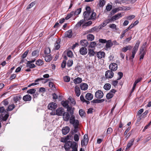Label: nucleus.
Wrapping results in <instances>:
<instances>
[{
    "mask_svg": "<svg viewBox=\"0 0 151 151\" xmlns=\"http://www.w3.org/2000/svg\"><path fill=\"white\" fill-rule=\"evenodd\" d=\"M76 143L75 142L67 141L64 145V148L66 151H69L70 148L72 149V151H77Z\"/></svg>",
    "mask_w": 151,
    "mask_h": 151,
    "instance_id": "1",
    "label": "nucleus"
},
{
    "mask_svg": "<svg viewBox=\"0 0 151 151\" xmlns=\"http://www.w3.org/2000/svg\"><path fill=\"white\" fill-rule=\"evenodd\" d=\"M67 111L69 112L70 115V122L76 121V119L75 116L73 115L74 108H72L71 106H68V107L67 108Z\"/></svg>",
    "mask_w": 151,
    "mask_h": 151,
    "instance_id": "2",
    "label": "nucleus"
},
{
    "mask_svg": "<svg viewBox=\"0 0 151 151\" xmlns=\"http://www.w3.org/2000/svg\"><path fill=\"white\" fill-rule=\"evenodd\" d=\"M70 123L72 124L73 126L74 129V132L75 133H76L78 132V129L79 125V122L78 120H76V121L70 122Z\"/></svg>",
    "mask_w": 151,
    "mask_h": 151,
    "instance_id": "3",
    "label": "nucleus"
},
{
    "mask_svg": "<svg viewBox=\"0 0 151 151\" xmlns=\"http://www.w3.org/2000/svg\"><path fill=\"white\" fill-rule=\"evenodd\" d=\"M114 75L113 71L111 70H108L105 72V76L106 78H111L113 77Z\"/></svg>",
    "mask_w": 151,
    "mask_h": 151,
    "instance_id": "4",
    "label": "nucleus"
},
{
    "mask_svg": "<svg viewBox=\"0 0 151 151\" xmlns=\"http://www.w3.org/2000/svg\"><path fill=\"white\" fill-rule=\"evenodd\" d=\"M95 97L98 99L102 98L104 96L103 92L100 90H98L95 93Z\"/></svg>",
    "mask_w": 151,
    "mask_h": 151,
    "instance_id": "5",
    "label": "nucleus"
},
{
    "mask_svg": "<svg viewBox=\"0 0 151 151\" xmlns=\"http://www.w3.org/2000/svg\"><path fill=\"white\" fill-rule=\"evenodd\" d=\"M64 112L65 110L62 107L59 108L56 110L55 114L58 116H61Z\"/></svg>",
    "mask_w": 151,
    "mask_h": 151,
    "instance_id": "6",
    "label": "nucleus"
},
{
    "mask_svg": "<svg viewBox=\"0 0 151 151\" xmlns=\"http://www.w3.org/2000/svg\"><path fill=\"white\" fill-rule=\"evenodd\" d=\"M91 12H84L83 14L85 20H91Z\"/></svg>",
    "mask_w": 151,
    "mask_h": 151,
    "instance_id": "7",
    "label": "nucleus"
},
{
    "mask_svg": "<svg viewBox=\"0 0 151 151\" xmlns=\"http://www.w3.org/2000/svg\"><path fill=\"white\" fill-rule=\"evenodd\" d=\"M63 120L66 122H68L70 120V115L69 113L67 112H65L63 115Z\"/></svg>",
    "mask_w": 151,
    "mask_h": 151,
    "instance_id": "8",
    "label": "nucleus"
},
{
    "mask_svg": "<svg viewBox=\"0 0 151 151\" xmlns=\"http://www.w3.org/2000/svg\"><path fill=\"white\" fill-rule=\"evenodd\" d=\"M109 68L112 71H115L117 69V65L115 63H112L110 64L109 66Z\"/></svg>",
    "mask_w": 151,
    "mask_h": 151,
    "instance_id": "9",
    "label": "nucleus"
},
{
    "mask_svg": "<svg viewBox=\"0 0 151 151\" xmlns=\"http://www.w3.org/2000/svg\"><path fill=\"white\" fill-rule=\"evenodd\" d=\"M122 17L121 14L120 13H119L112 17L110 19H109L108 20H109L110 21V22H111L112 21H114L115 20L118 19Z\"/></svg>",
    "mask_w": 151,
    "mask_h": 151,
    "instance_id": "10",
    "label": "nucleus"
},
{
    "mask_svg": "<svg viewBox=\"0 0 151 151\" xmlns=\"http://www.w3.org/2000/svg\"><path fill=\"white\" fill-rule=\"evenodd\" d=\"M106 44L105 46L106 50H108L109 49H110L111 48L112 46L113 43L112 42L111 40H109L107 41L106 43Z\"/></svg>",
    "mask_w": 151,
    "mask_h": 151,
    "instance_id": "11",
    "label": "nucleus"
},
{
    "mask_svg": "<svg viewBox=\"0 0 151 151\" xmlns=\"http://www.w3.org/2000/svg\"><path fill=\"white\" fill-rule=\"evenodd\" d=\"M47 107L49 109L52 110L57 108V105L55 103L52 102L49 104Z\"/></svg>",
    "mask_w": 151,
    "mask_h": 151,
    "instance_id": "12",
    "label": "nucleus"
},
{
    "mask_svg": "<svg viewBox=\"0 0 151 151\" xmlns=\"http://www.w3.org/2000/svg\"><path fill=\"white\" fill-rule=\"evenodd\" d=\"M87 49L85 47L81 48L79 50V52L82 55H85L87 53Z\"/></svg>",
    "mask_w": 151,
    "mask_h": 151,
    "instance_id": "13",
    "label": "nucleus"
},
{
    "mask_svg": "<svg viewBox=\"0 0 151 151\" xmlns=\"http://www.w3.org/2000/svg\"><path fill=\"white\" fill-rule=\"evenodd\" d=\"M110 22V20H108V19H106L104 22L103 23H101L98 27V28L99 29H101L103 27H104L106 25L108 24Z\"/></svg>",
    "mask_w": 151,
    "mask_h": 151,
    "instance_id": "14",
    "label": "nucleus"
},
{
    "mask_svg": "<svg viewBox=\"0 0 151 151\" xmlns=\"http://www.w3.org/2000/svg\"><path fill=\"white\" fill-rule=\"evenodd\" d=\"M62 131L63 134L66 135L70 131V128L68 126L63 127L62 129Z\"/></svg>",
    "mask_w": 151,
    "mask_h": 151,
    "instance_id": "15",
    "label": "nucleus"
},
{
    "mask_svg": "<svg viewBox=\"0 0 151 151\" xmlns=\"http://www.w3.org/2000/svg\"><path fill=\"white\" fill-rule=\"evenodd\" d=\"M105 53L103 51H99L97 53V57L100 59L104 58L105 56Z\"/></svg>",
    "mask_w": 151,
    "mask_h": 151,
    "instance_id": "16",
    "label": "nucleus"
},
{
    "mask_svg": "<svg viewBox=\"0 0 151 151\" xmlns=\"http://www.w3.org/2000/svg\"><path fill=\"white\" fill-rule=\"evenodd\" d=\"M134 140V139L132 138L129 140L127 145L126 149L129 148L133 145Z\"/></svg>",
    "mask_w": 151,
    "mask_h": 151,
    "instance_id": "17",
    "label": "nucleus"
},
{
    "mask_svg": "<svg viewBox=\"0 0 151 151\" xmlns=\"http://www.w3.org/2000/svg\"><path fill=\"white\" fill-rule=\"evenodd\" d=\"M132 46L130 45H128L126 46L125 47L122 48V51L125 52H126L128 50H131L132 49Z\"/></svg>",
    "mask_w": 151,
    "mask_h": 151,
    "instance_id": "18",
    "label": "nucleus"
},
{
    "mask_svg": "<svg viewBox=\"0 0 151 151\" xmlns=\"http://www.w3.org/2000/svg\"><path fill=\"white\" fill-rule=\"evenodd\" d=\"M31 96L29 94L24 96L23 97V100L26 101H30L31 100Z\"/></svg>",
    "mask_w": 151,
    "mask_h": 151,
    "instance_id": "19",
    "label": "nucleus"
},
{
    "mask_svg": "<svg viewBox=\"0 0 151 151\" xmlns=\"http://www.w3.org/2000/svg\"><path fill=\"white\" fill-rule=\"evenodd\" d=\"M72 35V30L71 29L69 30L65 33V37H68L69 38H71Z\"/></svg>",
    "mask_w": 151,
    "mask_h": 151,
    "instance_id": "20",
    "label": "nucleus"
},
{
    "mask_svg": "<svg viewBox=\"0 0 151 151\" xmlns=\"http://www.w3.org/2000/svg\"><path fill=\"white\" fill-rule=\"evenodd\" d=\"M138 49L137 48H135L134 47H133L132 49V55L131 56L130 58V59H133L134 58L135 54L137 52Z\"/></svg>",
    "mask_w": 151,
    "mask_h": 151,
    "instance_id": "21",
    "label": "nucleus"
},
{
    "mask_svg": "<svg viewBox=\"0 0 151 151\" xmlns=\"http://www.w3.org/2000/svg\"><path fill=\"white\" fill-rule=\"evenodd\" d=\"M81 89L83 90H86L88 88V85L86 83H82L80 86Z\"/></svg>",
    "mask_w": 151,
    "mask_h": 151,
    "instance_id": "22",
    "label": "nucleus"
},
{
    "mask_svg": "<svg viewBox=\"0 0 151 151\" xmlns=\"http://www.w3.org/2000/svg\"><path fill=\"white\" fill-rule=\"evenodd\" d=\"M86 99L88 101L91 100L93 97V95L90 93H87L85 96Z\"/></svg>",
    "mask_w": 151,
    "mask_h": 151,
    "instance_id": "23",
    "label": "nucleus"
},
{
    "mask_svg": "<svg viewBox=\"0 0 151 151\" xmlns=\"http://www.w3.org/2000/svg\"><path fill=\"white\" fill-rule=\"evenodd\" d=\"M75 90L76 96H79L81 94L80 90L79 87L76 86L75 87Z\"/></svg>",
    "mask_w": 151,
    "mask_h": 151,
    "instance_id": "24",
    "label": "nucleus"
},
{
    "mask_svg": "<svg viewBox=\"0 0 151 151\" xmlns=\"http://www.w3.org/2000/svg\"><path fill=\"white\" fill-rule=\"evenodd\" d=\"M81 45L84 47H87L88 44V43L87 41L86 40H81L80 41Z\"/></svg>",
    "mask_w": 151,
    "mask_h": 151,
    "instance_id": "25",
    "label": "nucleus"
},
{
    "mask_svg": "<svg viewBox=\"0 0 151 151\" xmlns=\"http://www.w3.org/2000/svg\"><path fill=\"white\" fill-rule=\"evenodd\" d=\"M104 101V99H94L91 102L93 103H99L103 102Z\"/></svg>",
    "mask_w": 151,
    "mask_h": 151,
    "instance_id": "26",
    "label": "nucleus"
},
{
    "mask_svg": "<svg viewBox=\"0 0 151 151\" xmlns=\"http://www.w3.org/2000/svg\"><path fill=\"white\" fill-rule=\"evenodd\" d=\"M82 78L80 77H77L73 80L74 83L76 84H79L82 82Z\"/></svg>",
    "mask_w": 151,
    "mask_h": 151,
    "instance_id": "27",
    "label": "nucleus"
},
{
    "mask_svg": "<svg viewBox=\"0 0 151 151\" xmlns=\"http://www.w3.org/2000/svg\"><path fill=\"white\" fill-rule=\"evenodd\" d=\"M22 98V97L20 95H19L14 97V100L15 103H17L18 101L21 99Z\"/></svg>",
    "mask_w": 151,
    "mask_h": 151,
    "instance_id": "28",
    "label": "nucleus"
},
{
    "mask_svg": "<svg viewBox=\"0 0 151 151\" xmlns=\"http://www.w3.org/2000/svg\"><path fill=\"white\" fill-rule=\"evenodd\" d=\"M45 60L46 62H49L52 59V57L50 55H46L45 57Z\"/></svg>",
    "mask_w": 151,
    "mask_h": 151,
    "instance_id": "29",
    "label": "nucleus"
},
{
    "mask_svg": "<svg viewBox=\"0 0 151 151\" xmlns=\"http://www.w3.org/2000/svg\"><path fill=\"white\" fill-rule=\"evenodd\" d=\"M95 54V52H94L93 50L88 49V55H89V56L91 57L93 56Z\"/></svg>",
    "mask_w": 151,
    "mask_h": 151,
    "instance_id": "30",
    "label": "nucleus"
},
{
    "mask_svg": "<svg viewBox=\"0 0 151 151\" xmlns=\"http://www.w3.org/2000/svg\"><path fill=\"white\" fill-rule=\"evenodd\" d=\"M26 66L27 67H29L30 68H32L36 67V66L34 64L27 63Z\"/></svg>",
    "mask_w": 151,
    "mask_h": 151,
    "instance_id": "31",
    "label": "nucleus"
},
{
    "mask_svg": "<svg viewBox=\"0 0 151 151\" xmlns=\"http://www.w3.org/2000/svg\"><path fill=\"white\" fill-rule=\"evenodd\" d=\"M111 87V85L109 83H106L104 86V88L106 90H109Z\"/></svg>",
    "mask_w": 151,
    "mask_h": 151,
    "instance_id": "32",
    "label": "nucleus"
},
{
    "mask_svg": "<svg viewBox=\"0 0 151 151\" xmlns=\"http://www.w3.org/2000/svg\"><path fill=\"white\" fill-rule=\"evenodd\" d=\"M81 134L80 133H78V134H76L74 135V139L76 142H78L79 139V136H80Z\"/></svg>",
    "mask_w": 151,
    "mask_h": 151,
    "instance_id": "33",
    "label": "nucleus"
},
{
    "mask_svg": "<svg viewBox=\"0 0 151 151\" xmlns=\"http://www.w3.org/2000/svg\"><path fill=\"white\" fill-rule=\"evenodd\" d=\"M62 105L65 108H67L68 106H69L68 105V101H63L61 102Z\"/></svg>",
    "mask_w": 151,
    "mask_h": 151,
    "instance_id": "34",
    "label": "nucleus"
},
{
    "mask_svg": "<svg viewBox=\"0 0 151 151\" xmlns=\"http://www.w3.org/2000/svg\"><path fill=\"white\" fill-rule=\"evenodd\" d=\"M87 39L88 40L92 41L94 39V36L91 34H89L87 35Z\"/></svg>",
    "mask_w": 151,
    "mask_h": 151,
    "instance_id": "35",
    "label": "nucleus"
},
{
    "mask_svg": "<svg viewBox=\"0 0 151 151\" xmlns=\"http://www.w3.org/2000/svg\"><path fill=\"white\" fill-rule=\"evenodd\" d=\"M74 14V12L73 11L71 12L69 14H68L65 17V19L68 20Z\"/></svg>",
    "mask_w": 151,
    "mask_h": 151,
    "instance_id": "36",
    "label": "nucleus"
},
{
    "mask_svg": "<svg viewBox=\"0 0 151 151\" xmlns=\"http://www.w3.org/2000/svg\"><path fill=\"white\" fill-rule=\"evenodd\" d=\"M15 106L14 104L9 105L7 108V111H12L15 108Z\"/></svg>",
    "mask_w": 151,
    "mask_h": 151,
    "instance_id": "37",
    "label": "nucleus"
},
{
    "mask_svg": "<svg viewBox=\"0 0 151 151\" xmlns=\"http://www.w3.org/2000/svg\"><path fill=\"white\" fill-rule=\"evenodd\" d=\"M36 90L35 88L31 89L27 91V93L30 94L34 93L36 92Z\"/></svg>",
    "mask_w": 151,
    "mask_h": 151,
    "instance_id": "38",
    "label": "nucleus"
},
{
    "mask_svg": "<svg viewBox=\"0 0 151 151\" xmlns=\"http://www.w3.org/2000/svg\"><path fill=\"white\" fill-rule=\"evenodd\" d=\"M69 101L71 102V104L72 105H74L76 103L75 100L71 97H69L68 99Z\"/></svg>",
    "mask_w": 151,
    "mask_h": 151,
    "instance_id": "39",
    "label": "nucleus"
},
{
    "mask_svg": "<svg viewBox=\"0 0 151 151\" xmlns=\"http://www.w3.org/2000/svg\"><path fill=\"white\" fill-rule=\"evenodd\" d=\"M114 94H113V93L111 92H109L106 94V98L107 99H109L112 98Z\"/></svg>",
    "mask_w": 151,
    "mask_h": 151,
    "instance_id": "40",
    "label": "nucleus"
},
{
    "mask_svg": "<svg viewBox=\"0 0 151 151\" xmlns=\"http://www.w3.org/2000/svg\"><path fill=\"white\" fill-rule=\"evenodd\" d=\"M39 51L38 50H36L33 51L32 53V56L37 57L38 55Z\"/></svg>",
    "mask_w": 151,
    "mask_h": 151,
    "instance_id": "41",
    "label": "nucleus"
},
{
    "mask_svg": "<svg viewBox=\"0 0 151 151\" xmlns=\"http://www.w3.org/2000/svg\"><path fill=\"white\" fill-rule=\"evenodd\" d=\"M132 39V37H130L126 38L123 41V43L127 44Z\"/></svg>",
    "mask_w": 151,
    "mask_h": 151,
    "instance_id": "42",
    "label": "nucleus"
},
{
    "mask_svg": "<svg viewBox=\"0 0 151 151\" xmlns=\"http://www.w3.org/2000/svg\"><path fill=\"white\" fill-rule=\"evenodd\" d=\"M36 64L39 66H40L43 64V61L40 59H39L36 61Z\"/></svg>",
    "mask_w": 151,
    "mask_h": 151,
    "instance_id": "43",
    "label": "nucleus"
},
{
    "mask_svg": "<svg viewBox=\"0 0 151 151\" xmlns=\"http://www.w3.org/2000/svg\"><path fill=\"white\" fill-rule=\"evenodd\" d=\"M9 116L8 114H6L4 116H2V117L1 118L2 120L4 121H6L8 119Z\"/></svg>",
    "mask_w": 151,
    "mask_h": 151,
    "instance_id": "44",
    "label": "nucleus"
},
{
    "mask_svg": "<svg viewBox=\"0 0 151 151\" xmlns=\"http://www.w3.org/2000/svg\"><path fill=\"white\" fill-rule=\"evenodd\" d=\"M96 45V43L95 42H91L89 47H90L91 48H94L95 47Z\"/></svg>",
    "mask_w": 151,
    "mask_h": 151,
    "instance_id": "45",
    "label": "nucleus"
},
{
    "mask_svg": "<svg viewBox=\"0 0 151 151\" xmlns=\"http://www.w3.org/2000/svg\"><path fill=\"white\" fill-rule=\"evenodd\" d=\"M71 136L70 135H68L67 136V137L65 138H63L61 139V141L63 142H66L67 141V139H69V137H70Z\"/></svg>",
    "mask_w": 151,
    "mask_h": 151,
    "instance_id": "46",
    "label": "nucleus"
},
{
    "mask_svg": "<svg viewBox=\"0 0 151 151\" xmlns=\"http://www.w3.org/2000/svg\"><path fill=\"white\" fill-rule=\"evenodd\" d=\"M109 27L110 28H111L112 29L117 30L116 25L115 24H110L109 26Z\"/></svg>",
    "mask_w": 151,
    "mask_h": 151,
    "instance_id": "47",
    "label": "nucleus"
},
{
    "mask_svg": "<svg viewBox=\"0 0 151 151\" xmlns=\"http://www.w3.org/2000/svg\"><path fill=\"white\" fill-rule=\"evenodd\" d=\"M50 52V50L49 47H46L44 50V53L45 54H48Z\"/></svg>",
    "mask_w": 151,
    "mask_h": 151,
    "instance_id": "48",
    "label": "nucleus"
},
{
    "mask_svg": "<svg viewBox=\"0 0 151 151\" xmlns=\"http://www.w3.org/2000/svg\"><path fill=\"white\" fill-rule=\"evenodd\" d=\"M81 8L78 9L74 12V14H75V15H78L81 12Z\"/></svg>",
    "mask_w": 151,
    "mask_h": 151,
    "instance_id": "49",
    "label": "nucleus"
},
{
    "mask_svg": "<svg viewBox=\"0 0 151 151\" xmlns=\"http://www.w3.org/2000/svg\"><path fill=\"white\" fill-rule=\"evenodd\" d=\"M105 2L104 0H100L99 1V6L100 7H102L105 4Z\"/></svg>",
    "mask_w": 151,
    "mask_h": 151,
    "instance_id": "50",
    "label": "nucleus"
},
{
    "mask_svg": "<svg viewBox=\"0 0 151 151\" xmlns=\"http://www.w3.org/2000/svg\"><path fill=\"white\" fill-rule=\"evenodd\" d=\"M35 3L34 2H32L29 4L27 8V9H29L31 8L32 7L35 5Z\"/></svg>",
    "mask_w": 151,
    "mask_h": 151,
    "instance_id": "51",
    "label": "nucleus"
},
{
    "mask_svg": "<svg viewBox=\"0 0 151 151\" xmlns=\"http://www.w3.org/2000/svg\"><path fill=\"white\" fill-rule=\"evenodd\" d=\"M73 64V61L71 60H68L67 63V65L68 66V67H70L71 66L72 64Z\"/></svg>",
    "mask_w": 151,
    "mask_h": 151,
    "instance_id": "52",
    "label": "nucleus"
},
{
    "mask_svg": "<svg viewBox=\"0 0 151 151\" xmlns=\"http://www.w3.org/2000/svg\"><path fill=\"white\" fill-rule=\"evenodd\" d=\"M84 111L82 109H80L79 111V113L80 115L82 117L84 116Z\"/></svg>",
    "mask_w": 151,
    "mask_h": 151,
    "instance_id": "53",
    "label": "nucleus"
},
{
    "mask_svg": "<svg viewBox=\"0 0 151 151\" xmlns=\"http://www.w3.org/2000/svg\"><path fill=\"white\" fill-rule=\"evenodd\" d=\"M83 141H85L87 143L88 142V136L87 134H85L83 137Z\"/></svg>",
    "mask_w": 151,
    "mask_h": 151,
    "instance_id": "54",
    "label": "nucleus"
},
{
    "mask_svg": "<svg viewBox=\"0 0 151 151\" xmlns=\"http://www.w3.org/2000/svg\"><path fill=\"white\" fill-rule=\"evenodd\" d=\"M64 80L65 82H68L70 81V78L69 77L65 76L64 77Z\"/></svg>",
    "mask_w": 151,
    "mask_h": 151,
    "instance_id": "55",
    "label": "nucleus"
},
{
    "mask_svg": "<svg viewBox=\"0 0 151 151\" xmlns=\"http://www.w3.org/2000/svg\"><path fill=\"white\" fill-rule=\"evenodd\" d=\"M96 14L95 13L92 12L91 13V19H94L96 17Z\"/></svg>",
    "mask_w": 151,
    "mask_h": 151,
    "instance_id": "56",
    "label": "nucleus"
},
{
    "mask_svg": "<svg viewBox=\"0 0 151 151\" xmlns=\"http://www.w3.org/2000/svg\"><path fill=\"white\" fill-rule=\"evenodd\" d=\"M99 42L103 44L106 43L107 41L106 40L102 39H99Z\"/></svg>",
    "mask_w": 151,
    "mask_h": 151,
    "instance_id": "57",
    "label": "nucleus"
},
{
    "mask_svg": "<svg viewBox=\"0 0 151 151\" xmlns=\"http://www.w3.org/2000/svg\"><path fill=\"white\" fill-rule=\"evenodd\" d=\"M56 43H55V49L58 50L60 48V45L57 42H56Z\"/></svg>",
    "mask_w": 151,
    "mask_h": 151,
    "instance_id": "58",
    "label": "nucleus"
},
{
    "mask_svg": "<svg viewBox=\"0 0 151 151\" xmlns=\"http://www.w3.org/2000/svg\"><path fill=\"white\" fill-rule=\"evenodd\" d=\"M140 43V41L139 40L137 41L136 44L134 45V47L138 49Z\"/></svg>",
    "mask_w": 151,
    "mask_h": 151,
    "instance_id": "59",
    "label": "nucleus"
},
{
    "mask_svg": "<svg viewBox=\"0 0 151 151\" xmlns=\"http://www.w3.org/2000/svg\"><path fill=\"white\" fill-rule=\"evenodd\" d=\"M83 22V20H80L76 24V26L78 27H80Z\"/></svg>",
    "mask_w": 151,
    "mask_h": 151,
    "instance_id": "60",
    "label": "nucleus"
},
{
    "mask_svg": "<svg viewBox=\"0 0 151 151\" xmlns=\"http://www.w3.org/2000/svg\"><path fill=\"white\" fill-rule=\"evenodd\" d=\"M29 50H27L22 55V58H25L27 56V55L28 52Z\"/></svg>",
    "mask_w": 151,
    "mask_h": 151,
    "instance_id": "61",
    "label": "nucleus"
},
{
    "mask_svg": "<svg viewBox=\"0 0 151 151\" xmlns=\"http://www.w3.org/2000/svg\"><path fill=\"white\" fill-rule=\"evenodd\" d=\"M67 55L68 57L71 58L73 56V52L71 51H69L67 53Z\"/></svg>",
    "mask_w": 151,
    "mask_h": 151,
    "instance_id": "62",
    "label": "nucleus"
},
{
    "mask_svg": "<svg viewBox=\"0 0 151 151\" xmlns=\"http://www.w3.org/2000/svg\"><path fill=\"white\" fill-rule=\"evenodd\" d=\"M93 109L92 108H90L88 110V111H87V113L88 114H92V113L93 111Z\"/></svg>",
    "mask_w": 151,
    "mask_h": 151,
    "instance_id": "63",
    "label": "nucleus"
},
{
    "mask_svg": "<svg viewBox=\"0 0 151 151\" xmlns=\"http://www.w3.org/2000/svg\"><path fill=\"white\" fill-rule=\"evenodd\" d=\"M113 130L111 128H109L107 130V134H110L112 132Z\"/></svg>",
    "mask_w": 151,
    "mask_h": 151,
    "instance_id": "64",
    "label": "nucleus"
}]
</instances>
